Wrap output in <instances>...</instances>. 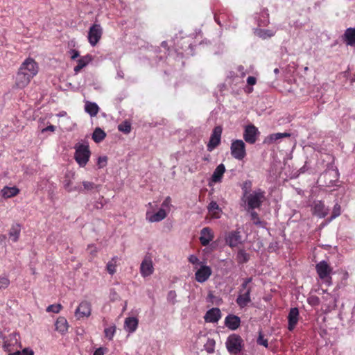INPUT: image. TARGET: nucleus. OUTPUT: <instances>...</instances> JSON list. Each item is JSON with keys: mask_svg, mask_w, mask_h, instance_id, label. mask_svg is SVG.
Instances as JSON below:
<instances>
[{"mask_svg": "<svg viewBox=\"0 0 355 355\" xmlns=\"http://www.w3.org/2000/svg\"><path fill=\"white\" fill-rule=\"evenodd\" d=\"M225 324L230 329L236 330L240 326L241 319L236 315H228L225 318Z\"/></svg>", "mask_w": 355, "mask_h": 355, "instance_id": "aec40b11", "label": "nucleus"}, {"mask_svg": "<svg viewBox=\"0 0 355 355\" xmlns=\"http://www.w3.org/2000/svg\"><path fill=\"white\" fill-rule=\"evenodd\" d=\"M71 58L72 60H75L76 58L79 57V52L76 50H72L71 51Z\"/></svg>", "mask_w": 355, "mask_h": 355, "instance_id": "bf43d9fd", "label": "nucleus"}, {"mask_svg": "<svg viewBox=\"0 0 355 355\" xmlns=\"http://www.w3.org/2000/svg\"><path fill=\"white\" fill-rule=\"evenodd\" d=\"M225 172V166L223 164H220L214 170L211 181L214 183L220 182L222 181L223 176Z\"/></svg>", "mask_w": 355, "mask_h": 355, "instance_id": "4be33fe9", "label": "nucleus"}, {"mask_svg": "<svg viewBox=\"0 0 355 355\" xmlns=\"http://www.w3.org/2000/svg\"><path fill=\"white\" fill-rule=\"evenodd\" d=\"M252 288H248L247 291L242 292L239 291V295L236 300V304L239 307L243 308L246 306L250 302V293Z\"/></svg>", "mask_w": 355, "mask_h": 355, "instance_id": "2eb2a0df", "label": "nucleus"}, {"mask_svg": "<svg viewBox=\"0 0 355 355\" xmlns=\"http://www.w3.org/2000/svg\"><path fill=\"white\" fill-rule=\"evenodd\" d=\"M225 345L227 351L231 354L236 355L239 354L243 348V340L239 335L232 334L227 337Z\"/></svg>", "mask_w": 355, "mask_h": 355, "instance_id": "7ed1b4c3", "label": "nucleus"}, {"mask_svg": "<svg viewBox=\"0 0 355 355\" xmlns=\"http://www.w3.org/2000/svg\"><path fill=\"white\" fill-rule=\"evenodd\" d=\"M166 217V212L162 208L159 209L157 212H156L155 214H153L150 216H149L148 211L146 213V219L151 223L159 222V221L164 220Z\"/></svg>", "mask_w": 355, "mask_h": 355, "instance_id": "b1692460", "label": "nucleus"}, {"mask_svg": "<svg viewBox=\"0 0 355 355\" xmlns=\"http://www.w3.org/2000/svg\"><path fill=\"white\" fill-rule=\"evenodd\" d=\"M219 206L215 201H211L208 205L209 211H214L215 210H219Z\"/></svg>", "mask_w": 355, "mask_h": 355, "instance_id": "3c124183", "label": "nucleus"}, {"mask_svg": "<svg viewBox=\"0 0 355 355\" xmlns=\"http://www.w3.org/2000/svg\"><path fill=\"white\" fill-rule=\"evenodd\" d=\"M154 272V266L150 256H145L140 266V273L143 277L150 276Z\"/></svg>", "mask_w": 355, "mask_h": 355, "instance_id": "9d476101", "label": "nucleus"}, {"mask_svg": "<svg viewBox=\"0 0 355 355\" xmlns=\"http://www.w3.org/2000/svg\"><path fill=\"white\" fill-rule=\"evenodd\" d=\"M237 71L240 73L242 77L245 76L246 74V71L243 66L240 65L237 67Z\"/></svg>", "mask_w": 355, "mask_h": 355, "instance_id": "13d9d810", "label": "nucleus"}, {"mask_svg": "<svg viewBox=\"0 0 355 355\" xmlns=\"http://www.w3.org/2000/svg\"><path fill=\"white\" fill-rule=\"evenodd\" d=\"M8 355H21V352L19 351H17L13 353H10Z\"/></svg>", "mask_w": 355, "mask_h": 355, "instance_id": "338daca9", "label": "nucleus"}, {"mask_svg": "<svg viewBox=\"0 0 355 355\" xmlns=\"http://www.w3.org/2000/svg\"><path fill=\"white\" fill-rule=\"evenodd\" d=\"M106 352V348L99 347L94 351V355H104Z\"/></svg>", "mask_w": 355, "mask_h": 355, "instance_id": "864d4df0", "label": "nucleus"}, {"mask_svg": "<svg viewBox=\"0 0 355 355\" xmlns=\"http://www.w3.org/2000/svg\"><path fill=\"white\" fill-rule=\"evenodd\" d=\"M245 147V144L243 140H233L230 146L231 155L237 160H243L247 154Z\"/></svg>", "mask_w": 355, "mask_h": 355, "instance_id": "39448f33", "label": "nucleus"}, {"mask_svg": "<svg viewBox=\"0 0 355 355\" xmlns=\"http://www.w3.org/2000/svg\"><path fill=\"white\" fill-rule=\"evenodd\" d=\"M252 182L249 180H245L241 185V189L243 191V197L251 193Z\"/></svg>", "mask_w": 355, "mask_h": 355, "instance_id": "f704fd0d", "label": "nucleus"}, {"mask_svg": "<svg viewBox=\"0 0 355 355\" xmlns=\"http://www.w3.org/2000/svg\"><path fill=\"white\" fill-rule=\"evenodd\" d=\"M211 273L212 270L209 266L200 265V268L195 273L196 280L199 283H203L209 278Z\"/></svg>", "mask_w": 355, "mask_h": 355, "instance_id": "ddd939ff", "label": "nucleus"}, {"mask_svg": "<svg viewBox=\"0 0 355 355\" xmlns=\"http://www.w3.org/2000/svg\"><path fill=\"white\" fill-rule=\"evenodd\" d=\"M189 261L192 264H200L202 265L201 262L199 261L198 258L193 254H191L189 257Z\"/></svg>", "mask_w": 355, "mask_h": 355, "instance_id": "603ef678", "label": "nucleus"}, {"mask_svg": "<svg viewBox=\"0 0 355 355\" xmlns=\"http://www.w3.org/2000/svg\"><path fill=\"white\" fill-rule=\"evenodd\" d=\"M21 355H34V352L30 348H24L21 352Z\"/></svg>", "mask_w": 355, "mask_h": 355, "instance_id": "5fc2aeb1", "label": "nucleus"}, {"mask_svg": "<svg viewBox=\"0 0 355 355\" xmlns=\"http://www.w3.org/2000/svg\"><path fill=\"white\" fill-rule=\"evenodd\" d=\"M250 214L251 220H252L253 223L255 225H260L261 223V221L259 217L258 214L254 211V209H250V211H248Z\"/></svg>", "mask_w": 355, "mask_h": 355, "instance_id": "a19ab883", "label": "nucleus"}, {"mask_svg": "<svg viewBox=\"0 0 355 355\" xmlns=\"http://www.w3.org/2000/svg\"><path fill=\"white\" fill-rule=\"evenodd\" d=\"M138 324L139 320L137 318L135 317H128L125 319L123 327L128 334H132L137 330Z\"/></svg>", "mask_w": 355, "mask_h": 355, "instance_id": "6ab92c4d", "label": "nucleus"}, {"mask_svg": "<svg viewBox=\"0 0 355 355\" xmlns=\"http://www.w3.org/2000/svg\"><path fill=\"white\" fill-rule=\"evenodd\" d=\"M55 130V126L53 125H50L47 126L46 128L42 129V132H46V131L54 132Z\"/></svg>", "mask_w": 355, "mask_h": 355, "instance_id": "680f3d73", "label": "nucleus"}, {"mask_svg": "<svg viewBox=\"0 0 355 355\" xmlns=\"http://www.w3.org/2000/svg\"><path fill=\"white\" fill-rule=\"evenodd\" d=\"M341 214V208L340 206L336 203L332 211V214L331 218H329V221H331L333 219L336 218V217L339 216Z\"/></svg>", "mask_w": 355, "mask_h": 355, "instance_id": "ea45409f", "label": "nucleus"}, {"mask_svg": "<svg viewBox=\"0 0 355 355\" xmlns=\"http://www.w3.org/2000/svg\"><path fill=\"white\" fill-rule=\"evenodd\" d=\"M257 343L260 345L264 346L265 347H268V340L263 338V336L261 333H259V337L257 338Z\"/></svg>", "mask_w": 355, "mask_h": 355, "instance_id": "8fccbe9b", "label": "nucleus"}, {"mask_svg": "<svg viewBox=\"0 0 355 355\" xmlns=\"http://www.w3.org/2000/svg\"><path fill=\"white\" fill-rule=\"evenodd\" d=\"M55 326L56 330L62 334L66 332L68 329L67 321L64 318L62 317L58 318Z\"/></svg>", "mask_w": 355, "mask_h": 355, "instance_id": "cd10ccee", "label": "nucleus"}, {"mask_svg": "<svg viewBox=\"0 0 355 355\" xmlns=\"http://www.w3.org/2000/svg\"><path fill=\"white\" fill-rule=\"evenodd\" d=\"M216 342L214 339L208 338L204 345L205 349L209 354L213 353L215 349Z\"/></svg>", "mask_w": 355, "mask_h": 355, "instance_id": "c9c22d12", "label": "nucleus"}, {"mask_svg": "<svg viewBox=\"0 0 355 355\" xmlns=\"http://www.w3.org/2000/svg\"><path fill=\"white\" fill-rule=\"evenodd\" d=\"M250 255L243 249H240L236 254V261L239 263H244L248 261Z\"/></svg>", "mask_w": 355, "mask_h": 355, "instance_id": "473e14b6", "label": "nucleus"}, {"mask_svg": "<svg viewBox=\"0 0 355 355\" xmlns=\"http://www.w3.org/2000/svg\"><path fill=\"white\" fill-rule=\"evenodd\" d=\"M91 304L87 301L80 303L79 306L75 311V315L78 319L87 318L91 315Z\"/></svg>", "mask_w": 355, "mask_h": 355, "instance_id": "4468645a", "label": "nucleus"}, {"mask_svg": "<svg viewBox=\"0 0 355 355\" xmlns=\"http://www.w3.org/2000/svg\"><path fill=\"white\" fill-rule=\"evenodd\" d=\"M83 188L78 187L76 191L78 192H83L85 191H91L93 189H98L100 188V185L95 184L92 182L84 181L83 182Z\"/></svg>", "mask_w": 355, "mask_h": 355, "instance_id": "c756f323", "label": "nucleus"}, {"mask_svg": "<svg viewBox=\"0 0 355 355\" xmlns=\"http://www.w3.org/2000/svg\"><path fill=\"white\" fill-rule=\"evenodd\" d=\"M92 60V55H86L78 60V64L83 68L86 67Z\"/></svg>", "mask_w": 355, "mask_h": 355, "instance_id": "58836bf2", "label": "nucleus"}, {"mask_svg": "<svg viewBox=\"0 0 355 355\" xmlns=\"http://www.w3.org/2000/svg\"><path fill=\"white\" fill-rule=\"evenodd\" d=\"M220 317L221 313L220 309L218 308H212L206 313L205 320L208 322H216L219 320Z\"/></svg>", "mask_w": 355, "mask_h": 355, "instance_id": "412c9836", "label": "nucleus"}, {"mask_svg": "<svg viewBox=\"0 0 355 355\" xmlns=\"http://www.w3.org/2000/svg\"><path fill=\"white\" fill-rule=\"evenodd\" d=\"M83 69V67H81L78 64L74 67V72L76 74H77L81 69Z\"/></svg>", "mask_w": 355, "mask_h": 355, "instance_id": "0e129e2a", "label": "nucleus"}, {"mask_svg": "<svg viewBox=\"0 0 355 355\" xmlns=\"http://www.w3.org/2000/svg\"><path fill=\"white\" fill-rule=\"evenodd\" d=\"M124 76V73L122 71L119 70L117 71V77L120 78H123Z\"/></svg>", "mask_w": 355, "mask_h": 355, "instance_id": "69168bd1", "label": "nucleus"}, {"mask_svg": "<svg viewBox=\"0 0 355 355\" xmlns=\"http://www.w3.org/2000/svg\"><path fill=\"white\" fill-rule=\"evenodd\" d=\"M107 157L106 156L99 157L98 158L97 166L98 168H103L107 165Z\"/></svg>", "mask_w": 355, "mask_h": 355, "instance_id": "a18cd8bd", "label": "nucleus"}, {"mask_svg": "<svg viewBox=\"0 0 355 355\" xmlns=\"http://www.w3.org/2000/svg\"><path fill=\"white\" fill-rule=\"evenodd\" d=\"M61 309H62V305L60 304H51V305H49L46 308V311L47 312H53V313H58L60 312Z\"/></svg>", "mask_w": 355, "mask_h": 355, "instance_id": "79ce46f5", "label": "nucleus"}, {"mask_svg": "<svg viewBox=\"0 0 355 355\" xmlns=\"http://www.w3.org/2000/svg\"><path fill=\"white\" fill-rule=\"evenodd\" d=\"M221 134L222 128L220 126H216L214 128L209 143L207 144L208 151H212L215 148H216L220 144Z\"/></svg>", "mask_w": 355, "mask_h": 355, "instance_id": "9b49d317", "label": "nucleus"}, {"mask_svg": "<svg viewBox=\"0 0 355 355\" xmlns=\"http://www.w3.org/2000/svg\"><path fill=\"white\" fill-rule=\"evenodd\" d=\"M290 136H291V135L287 132H284V133L277 132V133L270 134V135H268V137H266L265 138V139L263 140V144H271L276 142L277 141H278L279 139H282L285 137H289Z\"/></svg>", "mask_w": 355, "mask_h": 355, "instance_id": "5701e85b", "label": "nucleus"}, {"mask_svg": "<svg viewBox=\"0 0 355 355\" xmlns=\"http://www.w3.org/2000/svg\"><path fill=\"white\" fill-rule=\"evenodd\" d=\"M343 39L347 45L354 46H355V28H348L346 29Z\"/></svg>", "mask_w": 355, "mask_h": 355, "instance_id": "393cba45", "label": "nucleus"}, {"mask_svg": "<svg viewBox=\"0 0 355 355\" xmlns=\"http://www.w3.org/2000/svg\"><path fill=\"white\" fill-rule=\"evenodd\" d=\"M257 83V79L254 76H249L247 78V83L249 85H254Z\"/></svg>", "mask_w": 355, "mask_h": 355, "instance_id": "6e6d98bb", "label": "nucleus"}, {"mask_svg": "<svg viewBox=\"0 0 355 355\" xmlns=\"http://www.w3.org/2000/svg\"><path fill=\"white\" fill-rule=\"evenodd\" d=\"M118 261L117 257H114L111 261H110L106 266L107 272L110 275H113L116 272V262Z\"/></svg>", "mask_w": 355, "mask_h": 355, "instance_id": "72a5a7b5", "label": "nucleus"}, {"mask_svg": "<svg viewBox=\"0 0 355 355\" xmlns=\"http://www.w3.org/2000/svg\"><path fill=\"white\" fill-rule=\"evenodd\" d=\"M74 159L80 167L86 166L89 160L91 152L87 144L77 143L75 146Z\"/></svg>", "mask_w": 355, "mask_h": 355, "instance_id": "f03ea898", "label": "nucleus"}, {"mask_svg": "<svg viewBox=\"0 0 355 355\" xmlns=\"http://www.w3.org/2000/svg\"><path fill=\"white\" fill-rule=\"evenodd\" d=\"M299 320V310L297 308H291L288 315V329L292 331L295 327Z\"/></svg>", "mask_w": 355, "mask_h": 355, "instance_id": "f3484780", "label": "nucleus"}, {"mask_svg": "<svg viewBox=\"0 0 355 355\" xmlns=\"http://www.w3.org/2000/svg\"><path fill=\"white\" fill-rule=\"evenodd\" d=\"M10 284V280L6 277H0V291L6 288Z\"/></svg>", "mask_w": 355, "mask_h": 355, "instance_id": "c03bdc74", "label": "nucleus"}, {"mask_svg": "<svg viewBox=\"0 0 355 355\" xmlns=\"http://www.w3.org/2000/svg\"><path fill=\"white\" fill-rule=\"evenodd\" d=\"M225 241V243L232 248L238 247L243 243L241 232L236 230L226 233Z\"/></svg>", "mask_w": 355, "mask_h": 355, "instance_id": "0eeeda50", "label": "nucleus"}, {"mask_svg": "<svg viewBox=\"0 0 355 355\" xmlns=\"http://www.w3.org/2000/svg\"><path fill=\"white\" fill-rule=\"evenodd\" d=\"M265 199V192L260 189L252 191L251 193L242 197V200L246 203L245 209L250 211L259 208Z\"/></svg>", "mask_w": 355, "mask_h": 355, "instance_id": "f257e3e1", "label": "nucleus"}, {"mask_svg": "<svg viewBox=\"0 0 355 355\" xmlns=\"http://www.w3.org/2000/svg\"><path fill=\"white\" fill-rule=\"evenodd\" d=\"M252 281V277H248L244 279L243 282L241 285V288H239V291L244 292L247 291L248 288H252L248 284Z\"/></svg>", "mask_w": 355, "mask_h": 355, "instance_id": "37998d69", "label": "nucleus"}, {"mask_svg": "<svg viewBox=\"0 0 355 355\" xmlns=\"http://www.w3.org/2000/svg\"><path fill=\"white\" fill-rule=\"evenodd\" d=\"M70 184H71V182L69 180L65 181L64 184L65 189H67L68 191H76V189H77L78 187H75V188L72 189L70 187Z\"/></svg>", "mask_w": 355, "mask_h": 355, "instance_id": "4d7b16f0", "label": "nucleus"}, {"mask_svg": "<svg viewBox=\"0 0 355 355\" xmlns=\"http://www.w3.org/2000/svg\"><path fill=\"white\" fill-rule=\"evenodd\" d=\"M276 31H274V30H270V29H259L258 31H257L256 33L257 35L265 40V39H268V38H270L272 36L275 35Z\"/></svg>", "mask_w": 355, "mask_h": 355, "instance_id": "2f4dec72", "label": "nucleus"}, {"mask_svg": "<svg viewBox=\"0 0 355 355\" xmlns=\"http://www.w3.org/2000/svg\"><path fill=\"white\" fill-rule=\"evenodd\" d=\"M103 198L102 197V199L101 201H97L95 205H94V207L96 208V209H101L103 208V205H104V203L103 202Z\"/></svg>", "mask_w": 355, "mask_h": 355, "instance_id": "052dcab7", "label": "nucleus"}, {"mask_svg": "<svg viewBox=\"0 0 355 355\" xmlns=\"http://www.w3.org/2000/svg\"><path fill=\"white\" fill-rule=\"evenodd\" d=\"M116 332V326L112 325L110 327L105 328L104 330L105 336L109 340H112Z\"/></svg>", "mask_w": 355, "mask_h": 355, "instance_id": "4c0bfd02", "label": "nucleus"}, {"mask_svg": "<svg viewBox=\"0 0 355 355\" xmlns=\"http://www.w3.org/2000/svg\"><path fill=\"white\" fill-rule=\"evenodd\" d=\"M19 70L33 78L39 71V66L33 58H27L21 64Z\"/></svg>", "mask_w": 355, "mask_h": 355, "instance_id": "423d86ee", "label": "nucleus"}, {"mask_svg": "<svg viewBox=\"0 0 355 355\" xmlns=\"http://www.w3.org/2000/svg\"><path fill=\"white\" fill-rule=\"evenodd\" d=\"M170 200H171L170 197H167V198L164 200V201L163 202V203H162V206H163V207H167V206L168 205L169 202H170Z\"/></svg>", "mask_w": 355, "mask_h": 355, "instance_id": "e2e57ef3", "label": "nucleus"}, {"mask_svg": "<svg viewBox=\"0 0 355 355\" xmlns=\"http://www.w3.org/2000/svg\"><path fill=\"white\" fill-rule=\"evenodd\" d=\"M103 34V28L98 24H93L88 32V40L89 44L94 46L101 38Z\"/></svg>", "mask_w": 355, "mask_h": 355, "instance_id": "6e6552de", "label": "nucleus"}, {"mask_svg": "<svg viewBox=\"0 0 355 355\" xmlns=\"http://www.w3.org/2000/svg\"><path fill=\"white\" fill-rule=\"evenodd\" d=\"M312 300L313 301V302H314V303H318V302H319V299H318V297H313V298L312 299Z\"/></svg>", "mask_w": 355, "mask_h": 355, "instance_id": "774afa93", "label": "nucleus"}, {"mask_svg": "<svg viewBox=\"0 0 355 355\" xmlns=\"http://www.w3.org/2000/svg\"><path fill=\"white\" fill-rule=\"evenodd\" d=\"M118 129L120 132L128 134L131 131V125L128 121H125L118 125Z\"/></svg>", "mask_w": 355, "mask_h": 355, "instance_id": "e433bc0d", "label": "nucleus"}, {"mask_svg": "<svg viewBox=\"0 0 355 355\" xmlns=\"http://www.w3.org/2000/svg\"><path fill=\"white\" fill-rule=\"evenodd\" d=\"M21 232V226L19 224H13L9 231L10 239L13 242H17L19 239Z\"/></svg>", "mask_w": 355, "mask_h": 355, "instance_id": "bb28decb", "label": "nucleus"}, {"mask_svg": "<svg viewBox=\"0 0 355 355\" xmlns=\"http://www.w3.org/2000/svg\"><path fill=\"white\" fill-rule=\"evenodd\" d=\"M214 239L212 230L208 227H204L200 231V241L203 246H207Z\"/></svg>", "mask_w": 355, "mask_h": 355, "instance_id": "dca6fc26", "label": "nucleus"}, {"mask_svg": "<svg viewBox=\"0 0 355 355\" xmlns=\"http://www.w3.org/2000/svg\"><path fill=\"white\" fill-rule=\"evenodd\" d=\"M3 347L6 352H11L14 350V347L12 345V344L10 343V340L8 337L6 338L3 343Z\"/></svg>", "mask_w": 355, "mask_h": 355, "instance_id": "de8ad7c7", "label": "nucleus"}, {"mask_svg": "<svg viewBox=\"0 0 355 355\" xmlns=\"http://www.w3.org/2000/svg\"><path fill=\"white\" fill-rule=\"evenodd\" d=\"M19 193V189L16 187H4L1 189V194L6 198H9L17 196Z\"/></svg>", "mask_w": 355, "mask_h": 355, "instance_id": "a878e982", "label": "nucleus"}, {"mask_svg": "<svg viewBox=\"0 0 355 355\" xmlns=\"http://www.w3.org/2000/svg\"><path fill=\"white\" fill-rule=\"evenodd\" d=\"M33 78L28 74L21 72L18 69V71L15 77L14 87L17 89H24L31 83Z\"/></svg>", "mask_w": 355, "mask_h": 355, "instance_id": "f8f14e48", "label": "nucleus"}, {"mask_svg": "<svg viewBox=\"0 0 355 355\" xmlns=\"http://www.w3.org/2000/svg\"><path fill=\"white\" fill-rule=\"evenodd\" d=\"M105 137V132L100 128H95L92 134V139L96 143H100Z\"/></svg>", "mask_w": 355, "mask_h": 355, "instance_id": "7c9ffc66", "label": "nucleus"}, {"mask_svg": "<svg viewBox=\"0 0 355 355\" xmlns=\"http://www.w3.org/2000/svg\"><path fill=\"white\" fill-rule=\"evenodd\" d=\"M329 212L328 208L321 201H315L313 205V213L319 218H324Z\"/></svg>", "mask_w": 355, "mask_h": 355, "instance_id": "a211bd4d", "label": "nucleus"}, {"mask_svg": "<svg viewBox=\"0 0 355 355\" xmlns=\"http://www.w3.org/2000/svg\"><path fill=\"white\" fill-rule=\"evenodd\" d=\"M260 132L254 125H248L245 126L243 132V139L245 142L250 144H254L259 135Z\"/></svg>", "mask_w": 355, "mask_h": 355, "instance_id": "1a4fd4ad", "label": "nucleus"}, {"mask_svg": "<svg viewBox=\"0 0 355 355\" xmlns=\"http://www.w3.org/2000/svg\"><path fill=\"white\" fill-rule=\"evenodd\" d=\"M85 110L91 116H95L98 112L99 107L95 103L87 102L85 104Z\"/></svg>", "mask_w": 355, "mask_h": 355, "instance_id": "c85d7f7f", "label": "nucleus"}, {"mask_svg": "<svg viewBox=\"0 0 355 355\" xmlns=\"http://www.w3.org/2000/svg\"><path fill=\"white\" fill-rule=\"evenodd\" d=\"M10 343L13 347L18 345V335L16 334H11L8 336Z\"/></svg>", "mask_w": 355, "mask_h": 355, "instance_id": "09e8293b", "label": "nucleus"}, {"mask_svg": "<svg viewBox=\"0 0 355 355\" xmlns=\"http://www.w3.org/2000/svg\"><path fill=\"white\" fill-rule=\"evenodd\" d=\"M315 270L320 279L327 285L331 284L332 268L326 261H321L315 265Z\"/></svg>", "mask_w": 355, "mask_h": 355, "instance_id": "20e7f679", "label": "nucleus"}, {"mask_svg": "<svg viewBox=\"0 0 355 355\" xmlns=\"http://www.w3.org/2000/svg\"><path fill=\"white\" fill-rule=\"evenodd\" d=\"M176 293L175 291H170L167 295V300L172 304H175L176 302Z\"/></svg>", "mask_w": 355, "mask_h": 355, "instance_id": "49530a36", "label": "nucleus"}]
</instances>
